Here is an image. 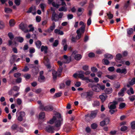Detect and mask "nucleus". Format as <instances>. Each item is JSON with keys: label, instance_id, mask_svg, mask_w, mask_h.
<instances>
[{"label": "nucleus", "instance_id": "f257e3e1", "mask_svg": "<svg viewBox=\"0 0 135 135\" xmlns=\"http://www.w3.org/2000/svg\"><path fill=\"white\" fill-rule=\"evenodd\" d=\"M93 93L91 91H89L86 92H83L81 94V97L83 99H85L88 101H90L93 95Z\"/></svg>", "mask_w": 135, "mask_h": 135}, {"label": "nucleus", "instance_id": "f03ea898", "mask_svg": "<svg viewBox=\"0 0 135 135\" xmlns=\"http://www.w3.org/2000/svg\"><path fill=\"white\" fill-rule=\"evenodd\" d=\"M92 90L95 92H99L101 90H104L105 88V86L104 85H100L98 83L97 85H94V86L91 87Z\"/></svg>", "mask_w": 135, "mask_h": 135}, {"label": "nucleus", "instance_id": "7ed1b4c3", "mask_svg": "<svg viewBox=\"0 0 135 135\" xmlns=\"http://www.w3.org/2000/svg\"><path fill=\"white\" fill-rule=\"evenodd\" d=\"M58 118L60 119L56 120L55 122V126L57 128V131L59 130L60 128V127L63 122V119L61 118V114L59 113Z\"/></svg>", "mask_w": 135, "mask_h": 135}, {"label": "nucleus", "instance_id": "20e7f679", "mask_svg": "<svg viewBox=\"0 0 135 135\" xmlns=\"http://www.w3.org/2000/svg\"><path fill=\"white\" fill-rule=\"evenodd\" d=\"M51 19L52 21H54L55 22H57L59 20L58 15L56 13L55 11H52Z\"/></svg>", "mask_w": 135, "mask_h": 135}, {"label": "nucleus", "instance_id": "39448f33", "mask_svg": "<svg viewBox=\"0 0 135 135\" xmlns=\"http://www.w3.org/2000/svg\"><path fill=\"white\" fill-rule=\"evenodd\" d=\"M97 113V110H95L91 111V113L89 115L88 114L85 115V117H89L90 118H94L96 117Z\"/></svg>", "mask_w": 135, "mask_h": 135}, {"label": "nucleus", "instance_id": "423d86ee", "mask_svg": "<svg viewBox=\"0 0 135 135\" xmlns=\"http://www.w3.org/2000/svg\"><path fill=\"white\" fill-rule=\"evenodd\" d=\"M54 127L50 125H48L46 127L45 130L48 133H53L54 130Z\"/></svg>", "mask_w": 135, "mask_h": 135}, {"label": "nucleus", "instance_id": "0eeeda50", "mask_svg": "<svg viewBox=\"0 0 135 135\" xmlns=\"http://www.w3.org/2000/svg\"><path fill=\"white\" fill-rule=\"evenodd\" d=\"M111 104L110 106L108 105V107L110 109H114L116 108V105L117 104L118 102L115 101H114L112 102H111L110 103V104Z\"/></svg>", "mask_w": 135, "mask_h": 135}, {"label": "nucleus", "instance_id": "6e6552de", "mask_svg": "<svg viewBox=\"0 0 135 135\" xmlns=\"http://www.w3.org/2000/svg\"><path fill=\"white\" fill-rule=\"evenodd\" d=\"M53 107L51 105H48L45 106L44 108V110L46 111H51L53 109Z\"/></svg>", "mask_w": 135, "mask_h": 135}, {"label": "nucleus", "instance_id": "1a4fd4ad", "mask_svg": "<svg viewBox=\"0 0 135 135\" xmlns=\"http://www.w3.org/2000/svg\"><path fill=\"white\" fill-rule=\"evenodd\" d=\"M52 25L51 26L50 28L48 29L47 30H45V31L46 32H48L49 33L51 32L55 28V23L54 22H53L52 24Z\"/></svg>", "mask_w": 135, "mask_h": 135}, {"label": "nucleus", "instance_id": "9d476101", "mask_svg": "<svg viewBox=\"0 0 135 135\" xmlns=\"http://www.w3.org/2000/svg\"><path fill=\"white\" fill-rule=\"evenodd\" d=\"M84 72L83 71H79V74L78 75V77L80 78H81V79L83 80L84 78L85 77H84Z\"/></svg>", "mask_w": 135, "mask_h": 135}, {"label": "nucleus", "instance_id": "9b49d317", "mask_svg": "<svg viewBox=\"0 0 135 135\" xmlns=\"http://www.w3.org/2000/svg\"><path fill=\"white\" fill-rule=\"evenodd\" d=\"M48 48L47 46L42 45L41 47V52L44 51V53L46 54L47 52V50Z\"/></svg>", "mask_w": 135, "mask_h": 135}, {"label": "nucleus", "instance_id": "f8f14e48", "mask_svg": "<svg viewBox=\"0 0 135 135\" xmlns=\"http://www.w3.org/2000/svg\"><path fill=\"white\" fill-rule=\"evenodd\" d=\"M107 15L108 16V18L105 19V21L107 22V19L109 20L112 19L113 17V14L111 13L109 11L108 13H106Z\"/></svg>", "mask_w": 135, "mask_h": 135}, {"label": "nucleus", "instance_id": "ddd939ff", "mask_svg": "<svg viewBox=\"0 0 135 135\" xmlns=\"http://www.w3.org/2000/svg\"><path fill=\"white\" fill-rule=\"evenodd\" d=\"M75 59L77 61H80L82 58V56L80 54H77L74 56Z\"/></svg>", "mask_w": 135, "mask_h": 135}, {"label": "nucleus", "instance_id": "4468645a", "mask_svg": "<svg viewBox=\"0 0 135 135\" xmlns=\"http://www.w3.org/2000/svg\"><path fill=\"white\" fill-rule=\"evenodd\" d=\"M108 96L106 95H102L99 96V98H100L102 102H103L107 98Z\"/></svg>", "mask_w": 135, "mask_h": 135}, {"label": "nucleus", "instance_id": "2eb2a0df", "mask_svg": "<svg viewBox=\"0 0 135 135\" xmlns=\"http://www.w3.org/2000/svg\"><path fill=\"white\" fill-rule=\"evenodd\" d=\"M84 9L83 8H79L77 12L78 16H79L81 15Z\"/></svg>", "mask_w": 135, "mask_h": 135}, {"label": "nucleus", "instance_id": "dca6fc26", "mask_svg": "<svg viewBox=\"0 0 135 135\" xmlns=\"http://www.w3.org/2000/svg\"><path fill=\"white\" fill-rule=\"evenodd\" d=\"M27 27L26 24H25L22 23H21L19 25V28L22 30H24Z\"/></svg>", "mask_w": 135, "mask_h": 135}, {"label": "nucleus", "instance_id": "f3484780", "mask_svg": "<svg viewBox=\"0 0 135 135\" xmlns=\"http://www.w3.org/2000/svg\"><path fill=\"white\" fill-rule=\"evenodd\" d=\"M135 84V78H133L129 82V84H127V87H130V85H132Z\"/></svg>", "mask_w": 135, "mask_h": 135}, {"label": "nucleus", "instance_id": "a211bd4d", "mask_svg": "<svg viewBox=\"0 0 135 135\" xmlns=\"http://www.w3.org/2000/svg\"><path fill=\"white\" fill-rule=\"evenodd\" d=\"M113 91L112 89L110 88H107L104 90V91L105 94H109L111 93Z\"/></svg>", "mask_w": 135, "mask_h": 135}, {"label": "nucleus", "instance_id": "6ab92c4d", "mask_svg": "<svg viewBox=\"0 0 135 135\" xmlns=\"http://www.w3.org/2000/svg\"><path fill=\"white\" fill-rule=\"evenodd\" d=\"M54 32L56 34H58L60 35H62L64 33L63 31H61L60 30L56 29L54 30Z\"/></svg>", "mask_w": 135, "mask_h": 135}, {"label": "nucleus", "instance_id": "aec40b11", "mask_svg": "<svg viewBox=\"0 0 135 135\" xmlns=\"http://www.w3.org/2000/svg\"><path fill=\"white\" fill-rule=\"evenodd\" d=\"M120 9L122 12H125L127 10V3H125L123 6Z\"/></svg>", "mask_w": 135, "mask_h": 135}, {"label": "nucleus", "instance_id": "412c9836", "mask_svg": "<svg viewBox=\"0 0 135 135\" xmlns=\"http://www.w3.org/2000/svg\"><path fill=\"white\" fill-rule=\"evenodd\" d=\"M134 93V91L132 87L130 88L129 89L127 90V94L129 95L133 94Z\"/></svg>", "mask_w": 135, "mask_h": 135}, {"label": "nucleus", "instance_id": "4be33fe9", "mask_svg": "<svg viewBox=\"0 0 135 135\" xmlns=\"http://www.w3.org/2000/svg\"><path fill=\"white\" fill-rule=\"evenodd\" d=\"M52 74L53 76V79L54 80H56L57 76V72L55 70L53 71L52 73Z\"/></svg>", "mask_w": 135, "mask_h": 135}, {"label": "nucleus", "instance_id": "5701e85b", "mask_svg": "<svg viewBox=\"0 0 135 135\" xmlns=\"http://www.w3.org/2000/svg\"><path fill=\"white\" fill-rule=\"evenodd\" d=\"M35 44L37 48L39 49L41 47L42 43L40 41L38 40L35 42Z\"/></svg>", "mask_w": 135, "mask_h": 135}, {"label": "nucleus", "instance_id": "b1692460", "mask_svg": "<svg viewBox=\"0 0 135 135\" xmlns=\"http://www.w3.org/2000/svg\"><path fill=\"white\" fill-rule=\"evenodd\" d=\"M126 71V69H121L120 68H118L117 69L116 71L117 73H120L121 74H123Z\"/></svg>", "mask_w": 135, "mask_h": 135}, {"label": "nucleus", "instance_id": "393cba45", "mask_svg": "<svg viewBox=\"0 0 135 135\" xmlns=\"http://www.w3.org/2000/svg\"><path fill=\"white\" fill-rule=\"evenodd\" d=\"M85 26H81L77 31H79V32H80L82 33H83L85 32Z\"/></svg>", "mask_w": 135, "mask_h": 135}, {"label": "nucleus", "instance_id": "a878e982", "mask_svg": "<svg viewBox=\"0 0 135 135\" xmlns=\"http://www.w3.org/2000/svg\"><path fill=\"white\" fill-rule=\"evenodd\" d=\"M45 79V77L43 75L39 76L38 78V80L40 82H44Z\"/></svg>", "mask_w": 135, "mask_h": 135}, {"label": "nucleus", "instance_id": "bb28decb", "mask_svg": "<svg viewBox=\"0 0 135 135\" xmlns=\"http://www.w3.org/2000/svg\"><path fill=\"white\" fill-rule=\"evenodd\" d=\"M58 11L60 12L64 11L65 12L67 11V8L65 6H63L59 8L58 9Z\"/></svg>", "mask_w": 135, "mask_h": 135}, {"label": "nucleus", "instance_id": "cd10ccee", "mask_svg": "<svg viewBox=\"0 0 135 135\" xmlns=\"http://www.w3.org/2000/svg\"><path fill=\"white\" fill-rule=\"evenodd\" d=\"M56 119V117L55 116H54L50 120L49 122H48L47 123L51 124H52Z\"/></svg>", "mask_w": 135, "mask_h": 135}, {"label": "nucleus", "instance_id": "c85d7f7f", "mask_svg": "<svg viewBox=\"0 0 135 135\" xmlns=\"http://www.w3.org/2000/svg\"><path fill=\"white\" fill-rule=\"evenodd\" d=\"M102 62L104 65H108L110 63L109 61L108 60L104 58L102 60Z\"/></svg>", "mask_w": 135, "mask_h": 135}, {"label": "nucleus", "instance_id": "c756f323", "mask_svg": "<svg viewBox=\"0 0 135 135\" xmlns=\"http://www.w3.org/2000/svg\"><path fill=\"white\" fill-rule=\"evenodd\" d=\"M15 39L20 43L23 42L24 40L23 38L22 37H15Z\"/></svg>", "mask_w": 135, "mask_h": 135}, {"label": "nucleus", "instance_id": "7c9ffc66", "mask_svg": "<svg viewBox=\"0 0 135 135\" xmlns=\"http://www.w3.org/2000/svg\"><path fill=\"white\" fill-rule=\"evenodd\" d=\"M45 116V114L44 112H41L40 113L39 118L40 119H44Z\"/></svg>", "mask_w": 135, "mask_h": 135}, {"label": "nucleus", "instance_id": "2f4dec72", "mask_svg": "<svg viewBox=\"0 0 135 135\" xmlns=\"http://www.w3.org/2000/svg\"><path fill=\"white\" fill-rule=\"evenodd\" d=\"M84 80H86V82L87 83L89 82L93 83L94 81L92 79H90L87 77H85L84 78Z\"/></svg>", "mask_w": 135, "mask_h": 135}, {"label": "nucleus", "instance_id": "473e14b6", "mask_svg": "<svg viewBox=\"0 0 135 135\" xmlns=\"http://www.w3.org/2000/svg\"><path fill=\"white\" fill-rule=\"evenodd\" d=\"M104 57L106 58L109 59H111L113 58V57L112 55L108 54H105L104 55Z\"/></svg>", "mask_w": 135, "mask_h": 135}, {"label": "nucleus", "instance_id": "72a5a7b5", "mask_svg": "<svg viewBox=\"0 0 135 135\" xmlns=\"http://www.w3.org/2000/svg\"><path fill=\"white\" fill-rule=\"evenodd\" d=\"M100 105V102L99 101L96 100L94 102L93 104V107H97L99 106Z\"/></svg>", "mask_w": 135, "mask_h": 135}, {"label": "nucleus", "instance_id": "f704fd0d", "mask_svg": "<svg viewBox=\"0 0 135 135\" xmlns=\"http://www.w3.org/2000/svg\"><path fill=\"white\" fill-rule=\"evenodd\" d=\"M125 89L123 88L118 93V94L119 96H123L124 95L123 93Z\"/></svg>", "mask_w": 135, "mask_h": 135}, {"label": "nucleus", "instance_id": "c9c22d12", "mask_svg": "<svg viewBox=\"0 0 135 135\" xmlns=\"http://www.w3.org/2000/svg\"><path fill=\"white\" fill-rule=\"evenodd\" d=\"M105 76L111 80H114L116 77V76L115 75H106Z\"/></svg>", "mask_w": 135, "mask_h": 135}, {"label": "nucleus", "instance_id": "e433bc0d", "mask_svg": "<svg viewBox=\"0 0 135 135\" xmlns=\"http://www.w3.org/2000/svg\"><path fill=\"white\" fill-rule=\"evenodd\" d=\"M9 23L10 26L12 27L15 25V21L11 19L9 21Z\"/></svg>", "mask_w": 135, "mask_h": 135}, {"label": "nucleus", "instance_id": "4c0bfd02", "mask_svg": "<svg viewBox=\"0 0 135 135\" xmlns=\"http://www.w3.org/2000/svg\"><path fill=\"white\" fill-rule=\"evenodd\" d=\"M76 32L77 34L76 37L79 40L80 39L81 37L82 33L80 32H79V31H76Z\"/></svg>", "mask_w": 135, "mask_h": 135}, {"label": "nucleus", "instance_id": "58836bf2", "mask_svg": "<svg viewBox=\"0 0 135 135\" xmlns=\"http://www.w3.org/2000/svg\"><path fill=\"white\" fill-rule=\"evenodd\" d=\"M18 127V125L16 124H14L11 126V129L12 130H16Z\"/></svg>", "mask_w": 135, "mask_h": 135}, {"label": "nucleus", "instance_id": "ea45409f", "mask_svg": "<svg viewBox=\"0 0 135 135\" xmlns=\"http://www.w3.org/2000/svg\"><path fill=\"white\" fill-rule=\"evenodd\" d=\"M4 11L5 12L7 13L11 12L12 11V9L9 8L5 7L4 8Z\"/></svg>", "mask_w": 135, "mask_h": 135}, {"label": "nucleus", "instance_id": "a19ab883", "mask_svg": "<svg viewBox=\"0 0 135 135\" xmlns=\"http://www.w3.org/2000/svg\"><path fill=\"white\" fill-rule=\"evenodd\" d=\"M8 36L9 38L11 40H12L14 38V36L13 34L11 32H9L8 33Z\"/></svg>", "mask_w": 135, "mask_h": 135}, {"label": "nucleus", "instance_id": "79ce46f5", "mask_svg": "<svg viewBox=\"0 0 135 135\" xmlns=\"http://www.w3.org/2000/svg\"><path fill=\"white\" fill-rule=\"evenodd\" d=\"M71 60V57L70 56L68 57L65 60L64 63L67 64L69 63Z\"/></svg>", "mask_w": 135, "mask_h": 135}, {"label": "nucleus", "instance_id": "37998d69", "mask_svg": "<svg viewBox=\"0 0 135 135\" xmlns=\"http://www.w3.org/2000/svg\"><path fill=\"white\" fill-rule=\"evenodd\" d=\"M114 86L115 88L117 89L119 88L120 86V84L118 82H116L114 83Z\"/></svg>", "mask_w": 135, "mask_h": 135}, {"label": "nucleus", "instance_id": "c03bdc74", "mask_svg": "<svg viewBox=\"0 0 135 135\" xmlns=\"http://www.w3.org/2000/svg\"><path fill=\"white\" fill-rule=\"evenodd\" d=\"M131 128L132 129H135V121H134L131 123Z\"/></svg>", "mask_w": 135, "mask_h": 135}, {"label": "nucleus", "instance_id": "a18cd8bd", "mask_svg": "<svg viewBox=\"0 0 135 135\" xmlns=\"http://www.w3.org/2000/svg\"><path fill=\"white\" fill-rule=\"evenodd\" d=\"M91 126L92 129H94L97 128L98 126L96 123H94L91 124Z\"/></svg>", "mask_w": 135, "mask_h": 135}, {"label": "nucleus", "instance_id": "49530a36", "mask_svg": "<svg viewBox=\"0 0 135 135\" xmlns=\"http://www.w3.org/2000/svg\"><path fill=\"white\" fill-rule=\"evenodd\" d=\"M44 62L45 64L49 63V60L48 57H44Z\"/></svg>", "mask_w": 135, "mask_h": 135}, {"label": "nucleus", "instance_id": "de8ad7c7", "mask_svg": "<svg viewBox=\"0 0 135 135\" xmlns=\"http://www.w3.org/2000/svg\"><path fill=\"white\" fill-rule=\"evenodd\" d=\"M4 27V24L3 22L0 20V29L3 28Z\"/></svg>", "mask_w": 135, "mask_h": 135}, {"label": "nucleus", "instance_id": "09e8293b", "mask_svg": "<svg viewBox=\"0 0 135 135\" xmlns=\"http://www.w3.org/2000/svg\"><path fill=\"white\" fill-rule=\"evenodd\" d=\"M122 57V55L120 54H118L116 55V59L118 60H120Z\"/></svg>", "mask_w": 135, "mask_h": 135}, {"label": "nucleus", "instance_id": "8fccbe9b", "mask_svg": "<svg viewBox=\"0 0 135 135\" xmlns=\"http://www.w3.org/2000/svg\"><path fill=\"white\" fill-rule=\"evenodd\" d=\"M133 29L132 28H130L128 29V30L127 31V33L128 34L130 35L133 33Z\"/></svg>", "mask_w": 135, "mask_h": 135}, {"label": "nucleus", "instance_id": "3c124183", "mask_svg": "<svg viewBox=\"0 0 135 135\" xmlns=\"http://www.w3.org/2000/svg\"><path fill=\"white\" fill-rule=\"evenodd\" d=\"M13 89L14 90L16 91H18L19 90L20 88L17 86L15 85L13 86Z\"/></svg>", "mask_w": 135, "mask_h": 135}, {"label": "nucleus", "instance_id": "603ef678", "mask_svg": "<svg viewBox=\"0 0 135 135\" xmlns=\"http://www.w3.org/2000/svg\"><path fill=\"white\" fill-rule=\"evenodd\" d=\"M126 105L124 103H121L119 105V108L120 109H122L124 108Z\"/></svg>", "mask_w": 135, "mask_h": 135}, {"label": "nucleus", "instance_id": "864d4df0", "mask_svg": "<svg viewBox=\"0 0 135 135\" xmlns=\"http://www.w3.org/2000/svg\"><path fill=\"white\" fill-rule=\"evenodd\" d=\"M62 94V93L61 92L55 93L54 96V97L55 98L59 97L61 96Z\"/></svg>", "mask_w": 135, "mask_h": 135}, {"label": "nucleus", "instance_id": "5fc2aeb1", "mask_svg": "<svg viewBox=\"0 0 135 135\" xmlns=\"http://www.w3.org/2000/svg\"><path fill=\"white\" fill-rule=\"evenodd\" d=\"M52 5L54 7L57 8H59V4H56L54 2H53L52 3Z\"/></svg>", "mask_w": 135, "mask_h": 135}, {"label": "nucleus", "instance_id": "6e6d98bb", "mask_svg": "<svg viewBox=\"0 0 135 135\" xmlns=\"http://www.w3.org/2000/svg\"><path fill=\"white\" fill-rule=\"evenodd\" d=\"M21 2L20 0H15L14 3L16 6L20 5Z\"/></svg>", "mask_w": 135, "mask_h": 135}, {"label": "nucleus", "instance_id": "4d7b16f0", "mask_svg": "<svg viewBox=\"0 0 135 135\" xmlns=\"http://www.w3.org/2000/svg\"><path fill=\"white\" fill-rule=\"evenodd\" d=\"M36 21L37 22H39L41 20V17L39 16H37L36 18Z\"/></svg>", "mask_w": 135, "mask_h": 135}, {"label": "nucleus", "instance_id": "13d9d810", "mask_svg": "<svg viewBox=\"0 0 135 135\" xmlns=\"http://www.w3.org/2000/svg\"><path fill=\"white\" fill-rule=\"evenodd\" d=\"M115 68L114 66H111L108 68V70L110 72H113L114 71Z\"/></svg>", "mask_w": 135, "mask_h": 135}, {"label": "nucleus", "instance_id": "bf43d9fd", "mask_svg": "<svg viewBox=\"0 0 135 135\" xmlns=\"http://www.w3.org/2000/svg\"><path fill=\"white\" fill-rule=\"evenodd\" d=\"M21 75V74L20 73H17L14 74V76L15 78H18Z\"/></svg>", "mask_w": 135, "mask_h": 135}, {"label": "nucleus", "instance_id": "052dcab7", "mask_svg": "<svg viewBox=\"0 0 135 135\" xmlns=\"http://www.w3.org/2000/svg\"><path fill=\"white\" fill-rule=\"evenodd\" d=\"M91 70L93 72H96L98 70L96 67H93L91 68Z\"/></svg>", "mask_w": 135, "mask_h": 135}, {"label": "nucleus", "instance_id": "680f3d73", "mask_svg": "<svg viewBox=\"0 0 135 135\" xmlns=\"http://www.w3.org/2000/svg\"><path fill=\"white\" fill-rule=\"evenodd\" d=\"M59 44V41L57 40H55L53 44V46L54 47H56Z\"/></svg>", "mask_w": 135, "mask_h": 135}, {"label": "nucleus", "instance_id": "e2e57ef3", "mask_svg": "<svg viewBox=\"0 0 135 135\" xmlns=\"http://www.w3.org/2000/svg\"><path fill=\"white\" fill-rule=\"evenodd\" d=\"M131 101H133L135 99V95H133L128 98Z\"/></svg>", "mask_w": 135, "mask_h": 135}, {"label": "nucleus", "instance_id": "0e129e2a", "mask_svg": "<svg viewBox=\"0 0 135 135\" xmlns=\"http://www.w3.org/2000/svg\"><path fill=\"white\" fill-rule=\"evenodd\" d=\"M88 56L90 57H93L95 56V54L93 52H90L88 54Z\"/></svg>", "mask_w": 135, "mask_h": 135}, {"label": "nucleus", "instance_id": "69168bd1", "mask_svg": "<svg viewBox=\"0 0 135 135\" xmlns=\"http://www.w3.org/2000/svg\"><path fill=\"white\" fill-rule=\"evenodd\" d=\"M127 130V127L125 126H122L120 128V131H122L124 132Z\"/></svg>", "mask_w": 135, "mask_h": 135}, {"label": "nucleus", "instance_id": "338daca9", "mask_svg": "<svg viewBox=\"0 0 135 135\" xmlns=\"http://www.w3.org/2000/svg\"><path fill=\"white\" fill-rule=\"evenodd\" d=\"M24 76L26 79H29L31 78V76L30 74H27L25 75Z\"/></svg>", "mask_w": 135, "mask_h": 135}, {"label": "nucleus", "instance_id": "774afa93", "mask_svg": "<svg viewBox=\"0 0 135 135\" xmlns=\"http://www.w3.org/2000/svg\"><path fill=\"white\" fill-rule=\"evenodd\" d=\"M83 69L84 71H86L88 70L89 69V66H88L85 65L84 66H83Z\"/></svg>", "mask_w": 135, "mask_h": 135}]
</instances>
